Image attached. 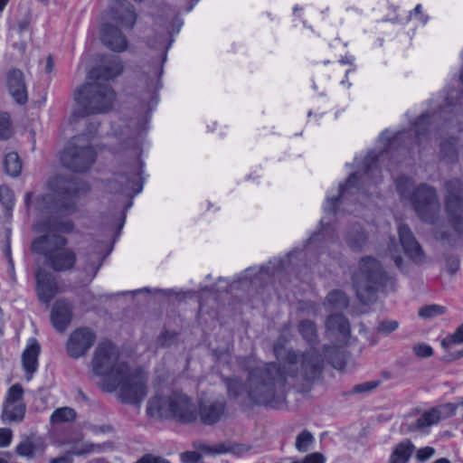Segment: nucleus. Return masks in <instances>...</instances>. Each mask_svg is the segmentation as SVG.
<instances>
[{
	"label": "nucleus",
	"instance_id": "39",
	"mask_svg": "<svg viewBox=\"0 0 463 463\" xmlns=\"http://www.w3.org/2000/svg\"><path fill=\"white\" fill-rule=\"evenodd\" d=\"M76 411L70 407H62L55 410L51 416L53 424L71 422L76 419Z\"/></svg>",
	"mask_w": 463,
	"mask_h": 463
},
{
	"label": "nucleus",
	"instance_id": "30",
	"mask_svg": "<svg viewBox=\"0 0 463 463\" xmlns=\"http://www.w3.org/2000/svg\"><path fill=\"white\" fill-rule=\"evenodd\" d=\"M26 407L23 402L20 403H5L2 412V420L4 422H21L24 419Z\"/></svg>",
	"mask_w": 463,
	"mask_h": 463
},
{
	"label": "nucleus",
	"instance_id": "37",
	"mask_svg": "<svg viewBox=\"0 0 463 463\" xmlns=\"http://www.w3.org/2000/svg\"><path fill=\"white\" fill-rule=\"evenodd\" d=\"M15 197L13 190L7 185L0 186V203L4 207L6 216L11 217L14 206Z\"/></svg>",
	"mask_w": 463,
	"mask_h": 463
},
{
	"label": "nucleus",
	"instance_id": "47",
	"mask_svg": "<svg viewBox=\"0 0 463 463\" xmlns=\"http://www.w3.org/2000/svg\"><path fill=\"white\" fill-rule=\"evenodd\" d=\"M143 292L151 293L152 289L150 288H139V289H137L134 291H130L129 293L136 295V294H139V293H143ZM153 292L155 294H159V295H162V296L167 297V298L177 295V293L175 292V289L155 288V289H153Z\"/></svg>",
	"mask_w": 463,
	"mask_h": 463
},
{
	"label": "nucleus",
	"instance_id": "28",
	"mask_svg": "<svg viewBox=\"0 0 463 463\" xmlns=\"http://www.w3.org/2000/svg\"><path fill=\"white\" fill-rule=\"evenodd\" d=\"M114 243L115 241L113 239L111 244L108 247L106 253H103L99 250H92L86 254L85 264L82 268V270L86 276L90 277V280H92L96 277L98 271L103 264L104 260L112 251Z\"/></svg>",
	"mask_w": 463,
	"mask_h": 463
},
{
	"label": "nucleus",
	"instance_id": "7",
	"mask_svg": "<svg viewBox=\"0 0 463 463\" xmlns=\"http://www.w3.org/2000/svg\"><path fill=\"white\" fill-rule=\"evenodd\" d=\"M402 198L409 199L417 215L425 222L435 223L439 219V203L436 190L425 184L414 187L411 178L400 176L395 181Z\"/></svg>",
	"mask_w": 463,
	"mask_h": 463
},
{
	"label": "nucleus",
	"instance_id": "33",
	"mask_svg": "<svg viewBox=\"0 0 463 463\" xmlns=\"http://www.w3.org/2000/svg\"><path fill=\"white\" fill-rule=\"evenodd\" d=\"M441 419L440 411L438 408H432L425 411L416 421L409 428L410 430H420L438 423Z\"/></svg>",
	"mask_w": 463,
	"mask_h": 463
},
{
	"label": "nucleus",
	"instance_id": "22",
	"mask_svg": "<svg viewBox=\"0 0 463 463\" xmlns=\"http://www.w3.org/2000/svg\"><path fill=\"white\" fill-rule=\"evenodd\" d=\"M8 91L14 101L24 105L28 100L26 85L24 73L18 69L11 70L6 77Z\"/></svg>",
	"mask_w": 463,
	"mask_h": 463
},
{
	"label": "nucleus",
	"instance_id": "61",
	"mask_svg": "<svg viewBox=\"0 0 463 463\" xmlns=\"http://www.w3.org/2000/svg\"><path fill=\"white\" fill-rule=\"evenodd\" d=\"M54 67V61L52 55H49L46 61L45 71L51 73Z\"/></svg>",
	"mask_w": 463,
	"mask_h": 463
},
{
	"label": "nucleus",
	"instance_id": "58",
	"mask_svg": "<svg viewBox=\"0 0 463 463\" xmlns=\"http://www.w3.org/2000/svg\"><path fill=\"white\" fill-rule=\"evenodd\" d=\"M4 254L7 259V261L12 258L11 252V230L7 229L5 232V245L4 248Z\"/></svg>",
	"mask_w": 463,
	"mask_h": 463
},
{
	"label": "nucleus",
	"instance_id": "4",
	"mask_svg": "<svg viewBox=\"0 0 463 463\" xmlns=\"http://www.w3.org/2000/svg\"><path fill=\"white\" fill-rule=\"evenodd\" d=\"M330 229L329 222L322 219L319 222V232H314L306 241L304 249H294L283 258H273L267 264L262 265L259 270L252 273L253 268L245 269L244 273L233 281L235 283H249L255 287H263L265 284L275 280L284 272H289L292 267L293 259L304 256L309 265L316 264L318 261L317 253L319 248L323 247L322 233Z\"/></svg>",
	"mask_w": 463,
	"mask_h": 463
},
{
	"label": "nucleus",
	"instance_id": "34",
	"mask_svg": "<svg viewBox=\"0 0 463 463\" xmlns=\"http://www.w3.org/2000/svg\"><path fill=\"white\" fill-rule=\"evenodd\" d=\"M323 304L331 309L343 310L349 306V299L344 291L335 289L327 294Z\"/></svg>",
	"mask_w": 463,
	"mask_h": 463
},
{
	"label": "nucleus",
	"instance_id": "12",
	"mask_svg": "<svg viewBox=\"0 0 463 463\" xmlns=\"http://www.w3.org/2000/svg\"><path fill=\"white\" fill-rule=\"evenodd\" d=\"M93 133L74 137L61 154V161L66 168L76 173L88 171L94 164L97 153L90 144Z\"/></svg>",
	"mask_w": 463,
	"mask_h": 463
},
{
	"label": "nucleus",
	"instance_id": "52",
	"mask_svg": "<svg viewBox=\"0 0 463 463\" xmlns=\"http://www.w3.org/2000/svg\"><path fill=\"white\" fill-rule=\"evenodd\" d=\"M398 327V322L394 320H387V321H382L378 326V331L384 333V334H390L396 330Z\"/></svg>",
	"mask_w": 463,
	"mask_h": 463
},
{
	"label": "nucleus",
	"instance_id": "3",
	"mask_svg": "<svg viewBox=\"0 0 463 463\" xmlns=\"http://www.w3.org/2000/svg\"><path fill=\"white\" fill-rule=\"evenodd\" d=\"M52 189L56 196L55 211L45 218L36 219L33 230L44 234H71L75 230V223L70 215L78 211V201L90 193V186L79 178L57 177Z\"/></svg>",
	"mask_w": 463,
	"mask_h": 463
},
{
	"label": "nucleus",
	"instance_id": "56",
	"mask_svg": "<svg viewBox=\"0 0 463 463\" xmlns=\"http://www.w3.org/2000/svg\"><path fill=\"white\" fill-rule=\"evenodd\" d=\"M32 17L29 12H26L24 16L20 20H17V28L20 33H23L24 31L28 30L31 24Z\"/></svg>",
	"mask_w": 463,
	"mask_h": 463
},
{
	"label": "nucleus",
	"instance_id": "42",
	"mask_svg": "<svg viewBox=\"0 0 463 463\" xmlns=\"http://www.w3.org/2000/svg\"><path fill=\"white\" fill-rule=\"evenodd\" d=\"M13 136L12 122L7 112L0 113V140H8Z\"/></svg>",
	"mask_w": 463,
	"mask_h": 463
},
{
	"label": "nucleus",
	"instance_id": "14",
	"mask_svg": "<svg viewBox=\"0 0 463 463\" xmlns=\"http://www.w3.org/2000/svg\"><path fill=\"white\" fill-rule=\"evenodd\" d=\"M444 205L448 221L458 233L463 234V182L451 178L444 183Z\"/></svg>",
	"mask_w": 463,
	"mask_h": 463
},
{
	"label": "nucleus",
	"instance_id": "24",
	"mask_svg": "<svg viewBox=\"0 0 463 463\" xmlns=\"http://www.w3.org/2000/svg\"><path fill=\"white\" fill-rule=\"evenodd\" d=\"M343 240L353 251H361L368 243V234L357 222L348 225L343 232Z\"/></svg>",
	"mask_w": 463,
	"mask_h": 463
},
{
	"label": "nucleus",
	"instance_id": "23",
	"mask_svg": "<svg viewBox=\"0 0 463 463\" xmlns=\"http://www.w3.org/2000/svg\"><path fill=\"white\" fill-rule=\"evenodd\" d=\"M72 319V306L65 299H58L51 311V321L59 332H64Z\"/></svg>",
	"mask_w": 463,
	"mask_h": 463
},
{
	"label": "nucleus",
	"instance_id": "26",
	"mask_svg": "<svg viewBox=\"0 0 463 463\" xmlns=\"http://www.w3.org/2000/svg\"><path fill=\"white\" fill-rule=\"evenodd\" d=\"M41 353V346L35 338H30L25 349L22 354V364L26 374V379H32L38 369V358Z\"/></svg>",
	"mask_w": 463,
	"mask_h": 463
},
{
	"label": "nucleus",
	"instance_id": "46",
	"mask_svg": "<svg viewBox=\"0 0 463 463\" xmlns=\"http://www.w3.org/2000/svg\"><path fill=\"white\" fill-rule=\"evenodd\" d=\"M24 394V389L21 384L12 385L7 392L5 403H20Z\"/></svg>",
	"mask_w": 463,
	"mask_h": 463
},
{
	"label": "nucleus",
	"instance_id": "25",
	"mask_svg": "<svg viewBox=\"0 0 463 463\" xmlns=\"http://www.w3.org/2000/svg\"><path fill=\"white\" fill-rule=\"evenodd\" d=\"M226 411L224 401H213L201 402L199 405V416L204 425H213L221 420Z\"/></svg>",
	"mask_w": 463,
	"mask_h": 463
},
{
	"label": "nucleus",
	"instance_id": "40",
	"mask_svg": "<svg viewBox=\"0 0 463 463\" xmlns=\"http://www.w3.org/2000/svg\"><path fill=\"white\" fill-rule=\"evenodd\" d=\"M199 449L205 454H222L229 451L240 454L241 452V447L240 445L231 448L224 443H220L213 447L208 445H201Z\"/></svg>",
	"mask_w": 463,
	"mask_h": 463
},
{
	"label": "nucleus",
	"instance_id": "15",
	"mask_svg": "<svg viewBox=\"0 0 463 463\" xmlns=\"http://www.w3.org/2000/svg\"><path fill=\"white\" fill-rule=\"evenodd\" d=\"M96 334L90 327H79L73 330L66 343V351L71 358L78 359L84 356L93 346Z\"/></svg>",
	"mask_w": 463,
	"mask_h": 463
},
{
	"label": "nucleus",
	"instance_id": "20",
	"mask_svg": "<svg viewBox=\"0 0 463 463\" xmlns=\"http://www.w3.org/2000/svg\"><path fill=\"white\" fill-rule=\"evenodd\" d=\"M24 206L27 212L33 208L37 219L45 218V215L48 216L55 211L56 198L49 194H38L33 197V193L28 192L24 195Z\"/></svg>",
	"mask_w": 463,
	"mask_h": 463
},
{
	"label": "nucleus",
	"instance_id": "29",
	"mask_svg": "<svg viewBox=\"0 0 463 463\" xmlns=\"http://www.w3.org/2000/svg\"><path fill=\"white\" fill-rule=\"evenodd\" d=\"M415 451V446L410 439L398 443L391 454L390 463H407Z\"/></svg>",
	"mask_w": 463,
	"mask_h": 463
},
{
	"label": "nucleus",
	"instance_id": "6",
	"mask_svg": "<svg viewBox=\"0 0 463 463\" xmlns=\"http://www.w3.org/2000/svg\"><path fill=\"white\" fill-rule=\"evenodd\" d=\"M31 250L42 255L45 266L56 273L71 272L77 264V253L69 247V240L62 235H40L33 240Z\"/></svg>",
	"mask_w": 463,
	"mask_h": 463
},
{
	"label": "nucleus",
	"instance_id": "8",
	"mask_svg": "<svg viewBox=\"0 0 463 463\" xmlns=\"http://www.w3.org/2000/svg\"><path fill=\"white\" fill-rule=\"evenodd\" d=\"M146 413L153 418L175 419L182 423L194 422L198 416L192 399L180 392L152 397L147 402Z\"/></svg>",
	"mask_w": 463,
	"mask_h": 463
},
{
	"label": "nucleus",
	"instance_id": "38",
	"mask_svg": "<svg viewBox=\"0 0 463 463\" xmlns=\"http://www.w3.org/2000/svg\"><path fill=\"white\" fill-rule=\"evenodd\" d=\"M222 381L226 385L230 399L236 400L243 393L245 385L238 377H223Z\"/></svg>",
	"mask_w": 463,
	"mask_h": 463
},
{
	"label": "nucleus",
	"instance_id": "50",
	"mask_svg": "<svg viewBox=\"0 0 463 463\" xmlns=\"http://www.w3.org/2000/svg\"><path fill=\"white\" fill-rule=\"evenodd\" d=\"M183 463H198L202 459V454L197 451L183 452L180 456Z\"/></svg>",
	"mask_w": 463,
	"mask_h": 463
},
{
	"label": "nucleus",
	"instance_id": "17",
	"mask_svg": "<svg viewBox=\"0 0 463 463\" xmlns=\"http://www.w3.org/2000/svg\"><path fill=\"white\" fill-rule=\"evenodd\" d=\"M110 18L126 29H133L137 15L134 6L127 0H110L109 6Z\"/></svg>",
	"mask_w": 463,
	"mask_h": 463
},
{
	"label": "nucleus",
	"instance_id": "2",
	"mask_svg": "<svg viewBox=\"0 0 463 463\" xmlns=\"http://www.w3.org/2000/svg\"><path fill=\"white\" fill-rule=\"evenodd\" d=\"M147 118L139 124L137 133L120 143L118 147L112 148L116 156L117 165L113 171V177L108 182V189L110 193H119L128 197L122 213L116 218V231L109 226V236L114 241L119 237L126 222V213L133 204V198L143 190L145 177V163L141 158L143 149L142 133L146 130Z\"/></svg>",
	"mask_w": 463,
	"mask_h": 463
},
{
	"label": "nucleus",
	"instance_id": "27",
	"mask_svg": "<svg viewBox=\"0 0 463 463\" xmlns=\"http://www.w3.org/2000/svg\"><path fill=\"white\" fill-rule=\"evenodd\" d=\"M44 449L45 445L41 438L26 436L17 444L15 452L17 455L31 460L37 455L42 454Z\"/></svg>",
	"mask_w": 463,
	"mask_h": 463
},
{
	"label": "nucleus",
	"instance_id": "43",
	"mask_svg": "<svg viewBox=\"0 0 463 463\" xmlns=\"http://www.w3.org/2000/svg\"><path fill=\"white\" fill-rule=\"evenodd\" d=\"M445 311H446V308L443 306H439V305H436V304L429 305V306L422 307L419 310V316L420 317L430 319V318H433L435 317L443 315L445 313Z\"/></svg>",
	"mask_w": 463,
	"mask_h": 463
},
{
	"label": "nucleus",
	"instance_id": "64",
	"mask_svg": "<svg viewBox=\"0 0 463 463\" xmlns=\"http://www.w3.org/2000/svg\"><path fill=\"white\" fill-rule=\"evenodd\" d=\"M8 265H9L10 276L12 277L13 279H15V276H14V264L13 259H10L8 260Z\"/></svg>",
	"mask_w": 463,
	"mask_h": 463
},
{
	"label": "nucleus",
	"instance_id": "59",
	"mask_svg": "<svg viewBox=\"0 0 463 463\" xmlns=\"http://www.w3.org/2000/svg\"><path fill=\"white\" fill-rule=\"evenodd\" d=\"M71 460L72 459L70 458V455H68L52 458L50 463H70Z\"/></svg>",
	"mask_w": 463,
	"mask_h": 463
},
{
	"label": "nucleus",
	"instance_id": "18",
	"mask_svg": "<svg viewBox=\"0 0 463 463\" xmlns=\"http://www.w3.org/2000/svg\"><path fill=\"white\" fill-rule=\"evenodd\" d=\"M123 69L121 59L119 57H112L102 64L91 69L88 73L87 79L94 82L112 80L121 75Z\"/></svg>",
	"mask_w": 463,
	"mask_h": 463
},
{
	"label": "nucleus",
	"instance_id": "60",
	"mask_svg": "<svg viewBox=\"0 0 463 463\" xmlns=\"http://www.w3.org/2000/svg\"><path fill=\"white\" fill-rule=\"evenodd\" d=\"M93 430L95 432H110L113 430V428L110 425L95 426Z\"/></svg>",
	"mask_w": 463,
	"mask_h": 463
},
{
	"label": "nucleus",
	"instance_id": "57",
	"mask_svg": "<svg viewBox=\"0 0 463 463\" xmlns=\"http://www.w3.org/2000/svg\"><path fill=\"white\" fill-rule=\"evenodd\" d=\"M326 458L320 452H314L306 456L301 463H325Z\"/></svg>",
	"mask_w": 463,
	"mask_h": 463
},
{
	"label": "nucleus",
	"instance_id": "51",
	"mask_svg": "<svg viewBox=\"0 0 463 463\" xmlns=\"http://www.w3.org/2000/svg\"><path fill=\"white\" fill-rule=\"evenodd\" d=\"M435 454V449L432 447H424L417 450L416 459L423 462L430 459Z\"/></svg>",
	"mask_w": 463,
	"mask_h": 463
},
{
	"label": "nucleus",
	"instance_id": "5",
	"mask_svg": "<svg viewBox=\"0 0 463 463\" xmlns=\"http://www.w3.org/2000/svg\"><path fill=\"white\" fill-rule=\"evenodd\" d=\"M183 21L175 17L173 21V30H167V35H159L148 41V46L157 51L156 58L151 62L142 66L137 80L138 99L141 109L151 111L158 101V91L162 88L161 77L164 73V65L167 60V52L174 42V33H178Z\"/></svg>",
	"mask_w": 463,
	"mask_h": 463
},
{
	"label": "nucleus",
	"instance_id": "35",
	"mask_svg": "<svg viewBox=\"0 0 463 463\" xmlns=\"http://www.w3.org/2000/svg\"><path fill=\"white\" fill-rule=\"evenodd\" d=\"M298 327L299 334L309 345H317L318 337L315 322L308 319L301 320Z\"/></svg>",
	"mask_w": 463,
	"mask_h": 463
},
{
	"label": "nucleus",
	"instance_id": "11",
	"mask_svg": "<svg viewBox=\"0 0 463 463\" xmlns=\"http://www.w3.org/2000/svg\"><path fill=\"white\" fill-rule=\"evenodd\" d=\"M117 95L113 88L99 82H87L75 92V100L80 106L75 116L108 113L113 109Z\"/></svg>",
	"mask_w": 463,
	"mask_h": 463
},
{
	"label": "nucleus",
	"instance_id": "10",
	"mask_svg": "<svg viewBox=\"0 0 463 463\" xmlns=\"http://www.w3.org/2000/svg\"><path fill=\"white\" fill-rule=\"evenodd\" d=\"M118 376L103 385V391L113 392L118 389V397L124 403L139 405L147 394V375L140 368L128 364L118 368Z\"/></svg>",
	"mask_w": 463,
	"mask_h": 463
},
{
	"label": "nucleus",
	"instance_id": "41",
	"mask_svg": "<svg viewBox=\"0 0 463 463\" xmlns=\"http://www.w3.org/2000/svg\"><path fill=\"white\" fill-rule=\"evenodd\" d=\"M314 441L313 434L309 430H304L297 436L295 446L298 451L306 452Z\"/></svg>",
	"mask_w": 463,
	"mask_h": 463
},
{
	"label": "nucleus",
	"instance_id": "16",
	"mask_svg": "<svg viewBox=\"0 0 463 463\" xmlns=\"http://www.w3.org/2000/svg\"><path fill=\"white\" fill-rule=\"evenodd\" d=\"M36 293L39 300L49 304L59 291L58 283L53 274L43 268L35 271Z\"/></svg>",
	"mask_w": 463,
	"mask_h": 463
},
{
	"label": "nucleus",
	"instance_id": "54",
	"mask_svg": "<svg viewBox=\"0 0 463 463\" xmlns=\"http://www.w3.org/2000/svg\"><path fill=\"white\" fill-rule=\"evenodd\" d=\"M446 268L449 274L454 275L459 269V260L454 256L448 257L446 260Z\"/></svg>",
	"mask_w": 463,
	"mask_h": 463
},
{
	"label": "nucleus",
	"instance_id": "49",
	"mask_svg": "<svg viewBox=\"0 0 463 463\" xmlns=\"http://www.w3.org/2000/svg\"><path fill=\"white\" fill-rule=\"evenodd\" d=\"M380 384L379 381H370L365 382L360 384H356L353 388V392L354 393H362V392H370L375 388H377Z\"/></svg>",
	"mask_w": 463,
	"mask_h": 463
},
{
	"label": "nucleus",
	"instance_id": "1",
	"mask_svg": "<svg viewBox=\"0 0 463 463\" xmlns=\"http://www.w3.org/2000/svg\"><path fill=\"white\" fill-rule=\"evenodd\" d=\"M323 369L324 358L315 348L302 353L289 349L280 364H265L249 372L248 396L257 405L279 408L285 402L288 385L312 384Z\"/></svg>",
	"mask_w": 463,
	"mask_h": 463
},
{
	"label": "nucleus",
	"instance_id": "48",
	"mask_svg": "<svg viewBox=\"0 0 463 463\" xmlns=\"http://www.w3.org/2000/svg\"><path fill=\"white\" fill-rule=\"evenodd\" d=\"M413 353L418 357L427 358L433 354V349L430 345L426 344H419L413 346Z\"/></svg>",
	"mask_w": 463,
	"mask_h": 463
},
{
	"label": "nucleus",
	"instance_id": "13",
	"mask_svg": "<svg viewBox=\"0 0 463 463\" xmlns=\"http://www.w3.org/2000/svg\"><path fill=\"white\" fill-rule=\"evenodd\" d=\"M91 368L95 375L102 377L100 388L118 376L121 365L128 363L119 360V351L110 341H102L96 346L91 359Z\"/></svg>",
	"mask_w": 463,
	"mask_h": 463
},
{
	"label": "nucleus",
	"instance_id": "55",
	"mask_svg": "<svg viewBox=\"0 0 463 463\" xmlns=\"http://www.w3.org/2000/svg\"><path fill=\"white\" fill-rule=\"evenodd\" d=\"M136 463H169L162 457L154 456L152 454H145Z\"/></svg>",
	"mask_w": 463,
	"mask_h": 463
},
{
	"label": "nucleus",
	"instance_id": "62",
	"mask_svg": "<svg viewBox=\"0 0 463 463\" xmlns=\"http://www.w3.org/2000/svg\"><path fill=\"white\" fill-rule=\"evenodd\" d=\"M340 62L342 64H349V65H353L354 64V58L351 57V56H344L342 57V59L340 60Z\"/></svg>",
	"mask_w": 463,
	"mask_h": 463
},
{
	"label": "nucleus",
	"instance_id": "53",
	"mask_svg": "<svg viewBox=\"0 0 463 463\" xmlns=\"http://www.w3.org/2000/svg\"><path fill=\"white\" fill-rule=\"evenodd\" d=\"M13 438V432L10 429L1 428L0 429V447L5 448L7 447Z\"/></svg>",
	"mask_w": 463,
	"mask_h": 463
},
{
	"label": "nucleus",
	"instance_id": "21",
	"mask_svg": "<svg viewBox=\"0 0 463 463\" xmlns=\"http://www.w3.org/2000/svg\"><path fill=\"white\" fill-rule=\"evenodd\" d=\"M100 41L114 52H123L128 46V39L120 29L109 23L104 24L101 27Z\"/></svg>",
	"mask_w": 463,
	"mask_h": 463
},
{
	"label": "nucleus",
	"instance_id": "31",
	"mask_svg": "<svg viewBox=\"0 0 463 463\" xmlns=\"http://www.w3.org/2000/svg\"><path fill=\"white\" fill-rule=\"evenodd\" d=\"M326 328L328 331L337 332L343 336L350 334V325L348 319L343 314H332L326 321Z\"/></svg>",
	"mask_w": 463,
	"mask_h": 463
},
{
	"label": "nucleus",
	"instance_id": "63",
	"mask_svg": "<svg viewBox=\"0 0 463 463\" xmlns=\"http://www.w3.org/2000/svg\"><path fill=\"white\" fill-rule=\"evenodd\" d=\"M273 351H274V354H275L276 357L278 359H279L280 358V354H281V351H282V345H280L279 344H275L274 347H273Z\"/></svg>",
	"mask_w": 463,
	"mask_h": 463
},
{
	"label": "nucleus",
	"instance_id": "45",
	"mask_svg": "<svg viewBox=\"0 0 463 463\" xmlns=\"http://www.w3.org/2000/svg\"><path fill=\"white\" fill-rule=\"evenodd\" d=\"M178 334L175 331L165 330L162 332L156 341V345L161 348L170 347L177 341Z\"/></svg>",
	"mask_w": 463,
	"mask_h": 463
},
{
	"label": "nucleus",
	"instance_id": "36",
	"mask_svg": "<svg viewBox=\"0 0 463 463\" xmlns=\"http://www.w3.org/2000/svg\"><path fill=\"white\" fill-rule=\"evenodd\" d=\"M4 167L5 173L12 176L17 177L22 172V161L15 152H10L5 155L4 159Z\"/></svg>",
	"mask_w": 463,
	"mask_h": 463
},
{
	"label": "nucleus",
	"instance_id": "44",
	"mask_svg": "<svg viewBox=\"0 0 463 463\" xmlns=\"http://www.w3.org/2000/svg\"><path fill=\"white\" fill-rule=\"evenodd\" d=\"M458 344H463V324L460 325L453 334L447 335L441 341V345L446 349L453 345Z\"/></svg>",
	"mask_w": 463,
	"mask_h": 463
},
{
	"label": "nucleus",
	"instance_id": "9",
	"mask_svg": "<svg viewBox=\"0 0 463 463\" xmlns=\"http://www.w3.org/2000/svg\"><path fill=\"white\" fill-rule=\"evenodd\" d=\"M389 279L381 263L371 256L361 258L358 269L352 277L356 297L363 304L373 301L375 293L386 286Z\"/></svg>",
	"mask_w": 463,
	"mask_h": 463
},
{
	"label": "nucleus",
	"instance_id": "32",
	"mask_svg": "<svg viewBox=\"0 0 463 463\" xmlns=\"http://www.w3.org/2000/svg\"><path fill=\"white\" fill-rule=\"evenodd\" d=\"M457 145L458 138L453 137L442 140L439 144L440 159L449 164L456 163L458 158Z\"/></svg>",
	"mask_w": 463,
	"mask_h": 463
},
{
	"label": "nucleus",
	"instance_id": "19",
	"mask_svg": "<svg viewBox=\"0 0 463 463\" xmlns=\"http://www.w3.org/2000/svg\"><path fill=\"white\" fill-rule=\"evenodd\" d=\"M398 233L405 254L414 263L418 265L422 264L425 261V254L411 229L406 224H401L398 229Z\"/></svg>",
	"mask_w": 463,
	"mask_h": 463
}]
</instances>
